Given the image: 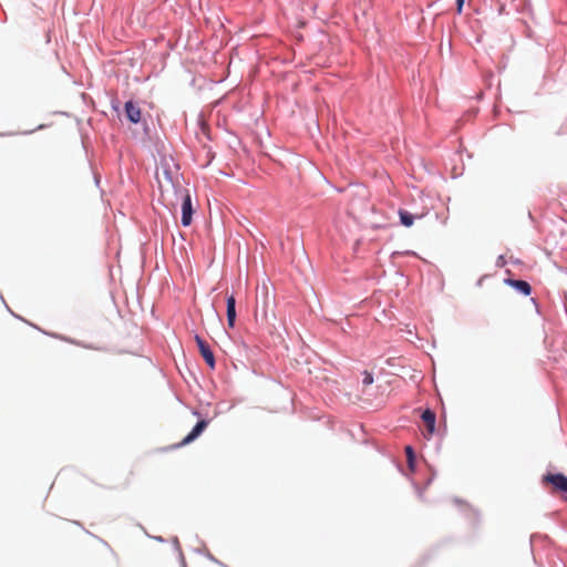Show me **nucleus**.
Wrapping results in <instances>:
<instances>
[{
	"mask_svg": "<svg viewBox=\"0 0 567 567\" xmlns=\"http://www.w3.org/2000/svg\"><path fill=\"white\" fill-rule=\"evenodd\" d=\"M12 134H13V133H12V132H10V131H2V130L0 128V136H10V135H12Z\"/></svg>",
	"mask_w": 567,
	"mask_h": 567,
	"instance_id": "ddd939ff",
	"label": "nucleus"
},
{
	"mask_svg": "<svg viewBox=\"0 0 567 567\" xmlns=\"http://www.w3.org/2000/svg\"><path fill=\"white\" fill-rule=\"evenodd\" d=\"M126 117L134 124L141 121V109L135 105L132 101L125 103Z\"/></svg>",
	"mask_w": 567,
	"mask_h": 567,
	"instance_id": "423d86ee",
	"label": "nucleus"
},
{
	"mask_svg": "<svg viewBox=\"0 0 567 567\" xmlns=\"http://www.w3.org/2000/svg\"><path fill=\"white\" fill-rule=\"evenodd\" d=\"M236 320V299L234 295L227 297V323L229 328H234Z\"/></svg>",
	"mask_w": 567,
	"mask_h": 567,
	"instance_id": "0eeeda50",
	"label": "nucleus"
},
{
	"mask_svg": "<svg viewBox=\"0 0 567 567\" xmlns=\"http://www.w3.org/2000/svg\"><path fill=\"white\" fill-rule=\"evenodd\" d=\"M195 341L198 347V350L204 358L205 362L209 365L210 369L215 368V357L213 351L209 348V344L199 336H195Z\"/></svg>",
	"mask_w": 567,
	"mask_h": 567,
	"instance_id": "7ed1b4c3",
	"label": "nucleus"
},
{
	"mask_svg": "<svg viewBox=\"0 0 567 567\" xmlns=\"http://www.w3.org/2000/svg\"><path fill=\"white\" fill-rule=\"evenodd\" d=\"M400 221L405 227H411L414 223V216L408 210L400 209L399 210Z\"/></svg>",
	"mask_w": 567,
	"mask_h": 567,
	"instance_id": "1a4fd4ad",
	"label": "nucleus"
},
{
	"mask_svg": "<svg viewBox=\"0 0 567 567\" xmlns=\"http://www.w3.org/2000/svg\"><path fill=\"white\" fill-rule=\"evenodd\" d=\"M405 454H406L409 467L411 470H413V467H414V451H413L412 446H410V445L405 446Z\"/></svg>",
	"mask_w": 567,
	"mask_h": 567,
	"instance_id": "9d476101",
	"label": "nucleus"
},
{
	"mask_svg": "<svg viewBox=\"0 0 567 567\" xmlns=\"http://www.w3.org/2000/svg\"><path fill=\"white\" fill-rule=\"evenodd\" d=\"M464 2L465 0H456V11L458 14L462 13Z\"/></svg>",
	"mask_w": 567,
	"mask_h": 567,
	"instance_id": "f8f14e48",
	"label": "nucleus"
},
{
	"mask_svg": "<svg viewBox=\"0 0 567 567\" xmlns=\"http://www.w3.org/2000/svg\"><path fill=\"white\" fill-rule=\"evenodd\" d=\"M182 198V225L189 226L192 224L193 206L190 195L187 189H179Z\"/></svg>",
	"mask_w": 567,
	"mask_h": 567,
	"instance_id": "f257e3e1",
	"label": "nucleus"
},
{
	"mask_svg": "<svg viewBox=\"0 0 567 567\" xmlns=\"http://www.w3.org/2000/svg\"><path fill=\"white\" fill-rule=\"evenodd\" d=\"M544 484H550L555 491L567 493V476L561 473L551 474L548 473L543 476ZM567 502V496L565 497Z\"/></svg>",
	"mask_w": 567,
	"mask_h": 567,
	"instance_id": "f03ea898",
	"label": "nucleus"
},
{
	"mask_svg": "<svg viewBox=\"0 0 567 567\" xmlns=\"http://www.w3.org/2000/svg\"><path fill=\"white\" fill-rule=\"evenodd\" d=\"M422 421L424 422L425 424V427H426V434H424L426 437H430L431 435H433L434 431H435V413L432 412L431 410H425L422 415Z\"/></svg>",
	"mask_w": 567,
	"mask_h": 567,
	"instance_id": "39448f33",
	"label": "nucleus"
},
{
	"mask_svg": "<svg viewBox=\"0 0 567 567\" xmlns=\"http://www.w3.org/2000/svg\"><path fill=\"white\" fill-rule=\"evenodd\" d=\"M372 382H373V377H372V374H371V373H369V372H365V373H364V378H363V384H364V385H369V384H371Z\"/></svg>",
	"mask_w": 567,
	"mask_h": 567,
	"instance_id": "9b49d317",
	"label": "nucleus"
},
{
	"mask_svg": "<svg viewBox=\"0 0 567 567\" xmlns=\"http://www.w3.org/2000/svg\"><path fill=\"white\" fill-rule=\"evenodd\" d=\"M208 422L206 420H200L197 422V424L194 426V429L190 431L188 435H186L183 441L179 443V445H186L190 442H193L195 439H197L203 431L207 427Z\"/></svg>",
	"mask_w": 567,
	"mask_h": 567,
	"instance_id": "20e7f679",
	"label": "nucleus"
},
{
	"mask_svg": "<svg viewBox=\"0 0 567 567\" xmlns=\"http://www.w3.org/2000/svg\"><path fill=\"white\" fill-rule=\"evenodd\" d=\"M508 284L513 286L515 289H517L524 296L530 295L532 287L527 281L509 279Z\"/></svg>",
	"mask_w": 567,
	"mask_h": 567,
	"instance_id": "6e6552de",
	"label": "nucleus"
}]
</instances>
